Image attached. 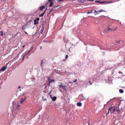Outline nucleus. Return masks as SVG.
Instances as JSON below:
<instances>
[{"mask_svg":"<svg viewBox=\"0 0 125 125\" xmlns=\"http://www.w3.org/2000/svg\"><path fill=\"white\" fill-rule=\"evenodd\" d=\"M24 57H25V55H23V59H24Z\"/></svg>","mask_w":125,"mask_h":125,"instance_id":"40","label":"nucleus"},{"mask_svg":"<svg viewBox=\"0 0 125 125\" xmlns=\"http://www.w3.org/2000/svg\"><path fill=\"white\" fill-rule=\"evenodd\" d=\"M117 30V28L114 29V30L112 29L111 28H108L107 29V31H109L110 32H115Z\"/></svg>","mask_w":125,"mask_h":125,"instance_id":"5","label":"nucleus"},{"mask_svg":"<svg viewBox=\"0 0 125 125\" xmlns=\"http://www.w3.org/2000/svg\"><path fill=\"white\" fill-rule=\"evenodd\" d=\"M47 79H48V81H50V77H48Z\"/></svg>","mask_w":125,"mask_h":125,"instance_id":"31","label":"nucleus"},{"mask_svg":"<svg viewBox=\"0 0 125 125\" xmlns=\"http://www.w3.org/2000/svg\"><path fill=\"white\" fill-rule=\"evenodd\" d=\"M19 88H21V86H19L18 89H19Z\"/></svg>","mask_w":125,"mask_h":125,"instance_id":"37","label":"nucleus"},{"mask_svg":"<svg viewBox=\"0 0 125 125\" xmlns=\"http://www.w3.org/2000/svg\"><path fill=\"white\" fill-rule=\"evenodd\" d=\"M3 1L5 0H3Z\"/></svg>","mask_w":125,"mask_h":125,"instance_id":"44","label":"nucleus"},{"mask_svg":"<svg viewBox=\"0 0 125 125\" xmlns=\"http://www.w3.org/2000/svg\"><path fill=\"white\" fill-rule=\"evenodd\" d=\"M120 42H121V41H120L119 40H117V41H116V43H119Z\"/></svg>","mask_w":125,"mask_h":125,"instance_id":"23","label":"nucleus"},{"mask_svg":"<svg viewBox=\"0 0 125 125\" xmlns=\"http://www.w3.org/2000/svg\"><path fill=\"white\" fill-rule=\"evenodd\" d=\"M22 47H23V48L25 47V45H23Z\"/></svg>","mask_w":125,"mask_h":125,"instance_id":"41","label":"nucleus"},{"mask_svg":"<svg viewBox=\"0 0 125 125\" xmlns=\"http://www.w3.org/2000/svg\"><path fill=\"white\" fill-rule=\"evenodd\" d=\"M89 83H90V85L92 84V83H91V81H90V80L89 81Z\"/></svg>","mask_w":125,"mask_h":125,"instance_id":"26","label":"nucleus"},{"mask_svg":"<svg viewBox=\"0 0 125 125\" xmlns=\"http://www.w3.org/2000/svg\"><path fill=\"white\" fill-rule=\"evenodd\" d=\"M89 0L90 1H94V0Z\"/></svg>","mask_w":125,"mask_h":125,"instance_id":"34","label":"nucleus"},{"mask_svg":"<svg viewBox=\"0 0 125 125\" xmlns=\"http://www.w3.org/2000/svg\"><path fill=\"white\" fill-rule=\"evenodd\" d=\"M62 89L64 91H67V88H66V85H63L62 87Z\"/></svg>","mask_w":125,"mask_h":125,"instance_id":"12","label":"nucleus"},{"mask_svg":"<svg viewBox=\"0 0 125 125\" xmlns=\"http://www.w3.org/2000/svg\"><path fill=\"white\" fill-rule=\"evenodd\" d=\"M87 13H88V14H89L90 13H92V11H91L90 12H88Z\"/></svg>","mask_w":125,"mask_h":125,"instance_id":"27","label":"nucleus"},{"mask_svg":"<svg viewBox=\"0 0 125 125\" xmlns=\"http://www.w3.org/2000/svg\"><path fill=\"white\" fill-rule=\"evenodd\" d=\"M40 49H42V46H40Z\"/></svg>","mask_w":125,"mask_h":125,"instance_id":"36","label":"nucleus"},{"mask_svg":"<svg viewBox=\"0 0 125 125\" xmlns=\"http://www.w3.org/2000/svg\"><path fill=\"white\" fill-rule=\"evenodd\" d=\"M0 36H1V37L3 36V33H2V31H0Z\"/></svg>","mask_w":125,"mask_h":125,"instance_id":"21","label":"nucleus"},{"mask_svg":"<svg viewBox=\"0 0 125 125\" xmlns=\"http://www.w3.org/2000/svg\"><path fill=\"white\" fill-rule=\"evenodd\" d=\"M44 63V62H43V61H41V67H42V66H43V63Z\"/></svg>","mask_w":125,"mask_h":125,"instance_id":"16","label":"nucleus"},{"mask_svg":"<svg viewBox=\"0 0 125 125\" xmlns=\"http://www.w3.org/2000/svg\"><path fill=\"white\" fill-rule=\"evenodd\" d=\"M56 99H57V98L55 96L52 98V101H56Z\"/></svg>","mask_w":125,"mask_h":125,"instance_id":"11","label":"nucleus"},{"mask_svg":"<svg viewBox=\"0 0 125 125\" xmlns=\"http://www.w3.org/2000/svg\"><path fill=\"white\" fill-rule=\"evenodd\" d=\"M20 107H21L20 104L18 105L16 107L17 110H20Z\"/></svg>","mask_w":125,"mask_h":125,"instance_id":"14","label":"nucleus"},{"mask_svg":"<svg viewBox=\"0 0 125 125\" xmlns=\"http://www.w3.org/2000/svg\"><path fill=\"white\" fill-rule=\"evenodd\" d=\"M116 111V108H114V107L111 106L110 108H109L108 112L106 114V115H108L109 112L110 113H115Z\"/></svg>","mask_w":125,"mask_h":125,"instance_id":"1","label":"nucleus"},{"mask_svg":"<svg viewBox=\"0 0 125 125\" xmlns=\"http://www.w3.org/2000/svg\"><path fill=\"white\" fill-rule=\"evenodd\" d=\"M49 2L51 1V0H48Z\"/></svg>","mask_w":125,"mask_h":125,"instance_id":"39","label":"nucleus"},{"mask_svg":"<svg viewBox=\"0 0 125 125\" xmlns=\"http://www.w3.org/2000/svg\"><path fill=\"white\" fill-rule=\"evenodd\" d=\"M26 100V97H24V98H21L20 101L21 104H22L23 103V102H25V101Z\"/></svg>","mask_w":125,"mask_h":125,"instance_id":"4","label":"nucleus"},{"mask_svg":"<svg viewBox=\"0 0 125 125\" xmlns=\"http://www.w3.org/2000/svg\"><path fill=\"white\" fill-rule=\"evenodd\" d=\"M119 92H120V93H124V90L122 89H120L119 90Z\"/></svg>","mask_w":125,"mask_h":125,"instance_id":"20","label":"nucleus"},{"mask_svg":"<svg viewBox=\"0 0 125 125\" xmlns=\"http://www.w3.org/2000/svg\"><path fill=\"white\" fill-rule=\"evenodd\" d=\"M117 112H118V113H120V110H116Z\"/></svg>","mask_w":125,"mask_h":125,"instance_id":"33","label":"nucleus"},{"mask_svg":"<svg viewBox=\"0 0 125 125\" xmlns=\"http://www.w3.org/2000/svg\"><path fill=\"white\" fill-rule=\"evenodd\" d=\"M46 10H47V9H46L43 13V14L44 15V14L45 13V12L46 11Z\"/></svg>","mask_w":125,"mask_h":125,"instance_id":"29","label":"nucleus"},{"mask_svg":"<svg viewBox=\"0 0 125 125\" xmlns=\"http://www.w3.org/2000/svg\"><path fill=\"white\" fill-rule=\"evenodd\" d=\"M7 69V66H3L0 69V72H3V71H5V70Z\"/></svg>","mask_w":125,"mask_h":125,"instance_id":"2","label":"nucleus"},{"mask_svg":"<svg viewBox=\"0 0 125 125\" xmlns=\"http://www.w3.org/2000/svg\"><path fill=\"white\" fill-rule=\"evenodd\" d=\"M44 15L43 13L41 15H40L41 17H42Z\"/></svg>","mask_w":125,"mask_h":125,"instance_id":"28","label":"nucleus"},{"mask_svg":"<svg viewBox=\"0 0 125 125\" xmlns=\"http://www.w3.org/2000/svg\"><path fill=\"white\" fill-rule=\"evenodd\" d=\"M44 29V28L43 27H42V29L41 30V31H40L41 34H42V33H43Z\"/></svg>","mask_w":125,"mask_h":125,"instance_id":"19","label":"nucleus"},{"mask_svg":"<svg viewBox=\"0 0 125 125\" xmlns=\"http://www.w3.org/2000/svg\"><path fill=\"white\" fill-rule=\"evenodd\" d=\"M26 28H27V25H25L22 26V30H26Z\"/></svg>","mask_w":125,"mask_h":125,"instance_id":"13","label":"nucleus"},{"mask_svg":"<svg viewBox=\"0 0 125 125\" xmlns=\"http://www.w3.org/2000/svg\"><path fill=\"white\" fill-rule=\"evenodd\" d=\"M34 25H37V24H39V21H37L36 20H34Z\"/></svg>","mask_w":125,"mask_h":125,"instance_id":"10","label":"nucleus"},{"mask_svg":"<svg viewBox=\"0 0 125 125\" xmlns=\"http://www.w3.org/2000/svg\"><path fill=\"white\" fill-rule=\"evenodd\" d=\"M104 12V10H100L99 11L95 10V13H96V15H98V14H99V13H100L101 12Z\"/></svg>","mask_w":125,"mask_h":125,"instance_id":"3","label":"nucleus"},{"mask_svg":"<svg viewBox=\"0 0 125 125\" xmlns=\"http://www.w3.org/2000/svg\"><path fill=\"white\" fill-rule=\"evenodd\" d=\"M68 57H69V56H68V55H66L65 59H68Z\"/></svg>","mask_w":125,"mask_h":125,"instance_id":"22","label":"nucleus"},{"mask_svg":"<svg viewBox=\"0 0 125 125\" xmlns=\"http://www.w3.org/2000/svg\"><path fill=\"white\" fill-rule=\"evenodd\" d=\"M33 48H34V47L31 46V50H30L29 51H28V52L26 53L25 54V55H28V54H29V53H30V52H31V51H32V50H33Z\"/></svg>","mask_w":125,"mask_h":125,"instance_id":"8","label":"nucleus"},{"mask_svg":"<svg viewBox=\"0 0 125 125\" xmlns=\"http://www.w3.org/2000/svg\"><path fill=\"white\" fill-rule=\"evenodd\" d=\"M43 99L44 101H46V98H45V99L43 98Z\"/></svg>","mask_w":125,"mask_h":125,"instance_id":"32","label":"nucleus"},{"mask_svg":"<svg viewBox=\"0 0 125 125\" xmlns=\"http://www.w3.org/2000/svg\"><path fill=\"white\" fill-rule=\"evenodd\" d=\"M82 105L83 104L81 102L77 103V106H78V107H82Z\"/></svg>","mask_w":125,"mask_h":125,"instance_id":"7","label":"nucleus"},{"mask_svg":"<svg viewBox=\"0 0 125 125\" xmlns=\"http://www.w3.org/2000/svg\"><path fill=\"white\" fill-rule=\"evenodd\" d=\"M64 0H59L58 1L59 2V1H64Z\"/></svg>","mask_w":125,"mask_h":125,"instance_id":"30","label":"nucleus"},{"mask_svg":"<svg viewBox=\"0 0 125 125\" xmlns=\"http://www.w3.org/2000/svg\"><path fill=\"white\" fill-rule=\"evenodd\" d=\"M119 74H123V73H121V72H120V71L119 72Z\"/></svg>","mask_w":125,"mask_h":125,"instance_id":"38","label":"nucleus"},{"mask_svg":"<svg viewBox=\"0 0 125 125\" xmlns=\"http://www.w3.org/2000/svg\"><path fill=\"white\" fill-rule=\"evenodd\" d=\"M20 91H21V89H20Z\"/></svg>","mask_w":125,"mask_h":125,"instance_id":"43","label":"nucleus"},{"mask_svg":"<svg viewBox=\"0 0 125 125\" xmlns=\"http://www.w3.org/2000/svg\"><path fill=\"white\" fill-rule=\"evenodd\" d=\"M52 4H53V2L51 1L49 4L50 7H52Z\"/></svg>","mask_w":125,"mask_h":125,"instance_id":"17","label":"nucleus"},{"mask_svg":"<svg viewBox=\"0 0 125 125\" xmlns=\"http://www.w3.org/2000/svg\"><path fill=\"white\" fill-rule=\"evenodd\" d=\"M63 84H62V83H61V85H59V87H60V88H63Z\"/></svg>","mask_w":125,"mask_h":125,"instance_id":"15","label":"nucleus"},{"mask_svg":"<svg viewBox=\"0 0 125 125\" xmlns=\"http://www.w3.org/2000/svg\"><path fill=\"white\" fill-rule=\"evenodd\" d=\"M78 82V79H75L73 83H77Z\"/></svg>","mask_w":125,"mask_h":125,"instance_id":"25","label":"nucleus"},{"mask_svg":"<svg viewBox=\"0 0 125 125\" xmlns=\"http://www.w3.org/2000/svg\"><path fill=\"white\" fill-rule=\"evenodd\" d=\"M25 34H26V35H28V33H27L26 31H24Z\"/></svg>","mask_w":125,"mask_h":125,"instance_id":"35","label":"nucleus"},{"mask_svg":"<svg viewBox=\"0 0 125 125\" xmlns=\"http://www.w3.org/2000/svg\"><path fill=\"white\" fill-rule=\"evenodd\" d=\"M96 2H99L100 3H101L102 4H103L104 3H105V2L104 1H101V2H99L98 1H96Z\"/></svg>","mask_w":125,"mask_h":125,"instance_id":"18","label":"nucleus"},{"mask_svg":"<svg viewBox=\"0 0 125 125\" xmlns=\"http://www.w3.org/2000/svg\"><path fill=\"white\" fill-rule=\"evenodd\" d=\"M36 20V21H40V18H37Z\"/></svg>","mask_w":125,"mask_h":125,"instance_id":"24","label":"nucleus"},{"mask_svg":"<svg viewBox=\"0 0 125 125\" xmlns=\"http://www.w3.org/2000/svg\"><path fill=\"white\" fill-rule=\"evenodd\" d=\"M45 8V6H42L39 8V10H41V11H42L43 9H44Z\"/></svg>","mask_w":125,"mask_h":125,"instance_id":"6","label":"nucleus"},{"mask_svg":"<svg viewBox=\"0 0 125 125\" xmlns=\"http://www.w3.org/2000/svg\"><path fill=\"white\" fill-rule=\"evenodd\" d=\"M53 82H55V80L54 79H52L49 82V83L48 85H50V83H53Z\"/></svg>","mask_w":125,"mask_h":125,"instance_id":"9","label":"nucleus"},{"mask_svg":"<svg viewBox=\"0 0 125 125\" xmlns=\"http://www.w3.org/2000/svg\"><path fill=\"white\" fill-rule=\"evenodd\" d=\"M88 125H90V124H89V122H88Z\"/></svg>","mask_w":125,"mask_h":125,"instance_id":"42","label":"nucleus"}]
</instances>
